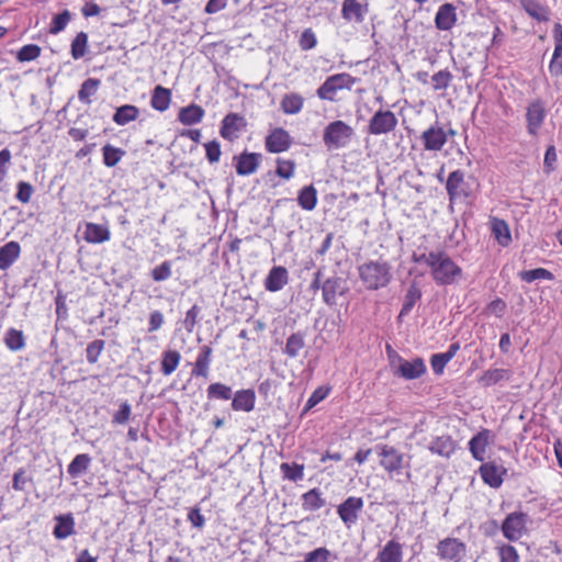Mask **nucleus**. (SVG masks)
<instances>
[{
    "instance_id": "f257e3e1",
    "label": "nucleus",
    "mask_w": 562,
    "mask_h": 562,
    "mask_svg": "<svg viewBox=\"0 0 562 562\" xmlns=\"http://www.w3.org/2000/svg\"><path fill=\"white\" fill-rule=\"evenodd\" d=\"M413 260L428 268L429 274L437 285H452L463 278L462 268L443 250L414 254Z\"/></svg>"
},
{
    "instance_id": "de8ad7c7",
    "label": "nucleus",
    "mask_w": 562,
    "mask_h": 562,
    "mask_svg": "<svg viewBox=\"0 0 562 562\" xmlns=\"http://www.w3.org/2000/svg\"><path fill=\"white\" fill-rule=\"evenodd\" d=\"M336 559L337 555L327 548L319 547L307 552L304 557V562H334Z\"/></svg>"
},
{
    "instance_id": "bb28decb",
    "label": "nucleus",
    "mask_w": 562,
    "mask_h": 562,
    "mask_svg": "<svg viewBox=\"0 0 562 562\" xmlns=\"http://www.w3.org/2000/svg\"><path fill=\"white\" fill-rule=\"evenodd\" d=\"M488 445V431L483 430L471 438L469 441V450L472 457L477 461H483L486 456Z\"/></svg>"
},
{
    "instance_id": "9b49d317",
    "label": "nucleus",
    "mask_w": 562,
    "mask_h": 562,
    "mask_svg": "<svg viewBox=\"0 0 562 562\" xmlns=\"http://www.w3.org/2000/svg\"><path fill=\"white\" fill-rule=\"evenodd\" d=\"M526 517L524 513L515 512L509 514L502 525L504 537L509 541H516L521 538L526 529Z\"/></svg>"
},
{
    "instance_id": "f03ea898",
    "label": "nucleus",
    "mask_w": 562,
    "mask_h": 562,
    "mask_svg": "<svg viewBox=\"0 0 562 562\" xmlns=\"http://www.w3.org/2000/svg\"><path fill=\"white\" fill-rule=\"evenodd\" d=\"M359 279L369 291H376L389 285L392 280V267L386 260L376 259L358 267Z\"/></svg>"
},
{
    "instance_id": "37998d69",
    "label": "nucleus",
    "mask_w": 562,
    "mask_h": 562,
    "mask_svg": "<svg viewBox=\"0 0 562 562\" xmlns=\"http://www.w3.org/2000/svg\"><path fill=\"white\" fill-rule=\"evenodd\" d=\"M100 87V80L95 78H88L85 80L78 91V99L80 102L90 104L91 97L94 95Z\"/></svg>"
},
{
    "instance_id": "4c0bfd02",
    "label": "nucleus",
    "mask_w": 562,
    "mask_h": 562,
    "mask_svg": "<svg viewBox=\"0 0 562 562\" xmlns=\"http://www.w3.org/2000/svg\"><path fill=\"white\" fill-rule=\"evenodd\" d=\"M317 191L314 186H306L299 191L297 204L305 211H313L317 205Z\"/></svg>"
},
{
    "instance_id": "c85d7f7f",
    "label": "nucleus",
    "mask_w": 562,
    "mask_h": 562,
    "mask_svg": "<svg viewBox=\"0 0 562 562\" xmlns=\"http://www.w3.org/2000/svg\"><path fill=\"white\" fill-rule=\"evenodd\" d=\"M204 113V110L200 105L190 104L180 109L178 120L183 125H194L202 121Z\"/></svg>"
},
{
    "instance_id": "ea45409f",
    "label": "nucleus",
    "mask_w": 562,
    "mask_h": 562,
    "mask_svg": "<svg viewBox=\"0 0 562 562\" xmlns=\"http://www.w3.org/2000/svg\"><path fill=\"white\" fill-rule=\"evenodd\" d=\"M91 463V458L87 453L77 454L68 464L67 472L71 477H79L85 473Z\"/></svg>"
},
{
    "instance_id": "c756f323",
    "label": "nucleus",
    "mask_w": 562,
    "mask_h": 562,
    "mask_svg": "<svg viewBox=\"0 0 562 562\" xmlns=\"http://www.w3.org/2000/svg\"><path fill=\"white\" fill-rule=\"evenodd\" d=\"M171 102V91L162 86H156L150 98V105L159 112H165Z\"/></svg>"
},
{
    "instance_id": "0e129e2a",
    "label": "nucleus",
    "mask_w": 562,
    "mask_h": 562,
    "mask_svg": "<svg viewBox=\"0 0 562 562\" xmlns=\"http://www.w3.org/2000/svg\"><path fill=\"white\" fill-rule=\"evenodd\" d=\"M501 562H518L519 555L517 550L510 544H503L498 548Z\"/></svg>"
},
{
    "instance_id": "8fccbe9b",
    "label": "nucleus",
    "mask_w": 562,
    "mask_h": 562,
    "mask_svg": "<svg viewBox=\"0 0 562 562\" xmlns=\"http://www.w3.org/2000/svg\"><path fill=\"white\" fill-rule=\"evenodd\" d=\"M88 48V35L85 32H79L71 42V56L74 59L82 58Z\"/></svg>"
},
{
    "instance_id": "473e14b6",
    "label": "nucleus",
    "mask_w": 562,
    "mask_h": 562,
    "mask_svg": "<svg viewBox=\"0 0 562 562\" xmlns=\"http://www.w3.org/2000/svg\"><path fill=\"white\" fill-rule=\"evenodd\" d=\"M512 376V372L507 369L494 368L488 369L483 372V374L479 378V382L485 386H492L501 381L509 380Z\"/></svg>"
},
{
    "instance_id": "9d476101",
    "label": "nucleus",
    "mask_w": 562,
    "mask_h": 562,
    "mask_svg": "<svg viewBox=\"0 0 562 562\" xmlns=\"http://www.w3.org/2000/svg\"><path fill=\"white\" fill-rule=\"evenodd\" d=\"M425 150L439 151L448 142V134L437 122L430 125L420 136Z\"/></svg>"
},
{
    "instance_id": "7c9ffc66",
    "label": "nucleus",
    "mask_w": 562,
    "mask_h": 562,
    "mask_svg": "<svg viewBox=\"0 0 562 562\" xmlns=\"http://www.w3.org/2000/svg\"><path fill=\"white\" fill-rule=\"evenodd\" d=\"M521 5L529 16L539 22H547L550 18L548 7L543 5L538 0H521Z\"/></svg>"
},
{
    "instance_id": "cd10ccee",
    "label": "nucleus",
    "mask_w": 562,
    "mask_h": 562,
    "mask_svg": "<svg viewBox=\"0 0 562 562\" xmlns=\"http://www.w3.org/2000/svg\"><path fill=\"white\" fill-rule=\"evenodd\" d=\"M376 560L378 562H402V544L395 540L387 541L383 549L379 552Z\"/></svg>"
},
{
    "instance_id": "0eeeda50",
    "label": "nucleus",
    "mask_w": 562,
    "mask_h": 562,
    "mask_svg": "<svg viewBox=\"0 0 562 562\" xmlns=\"http://www.w3.org/2000/svg\"><path fill=\"white\" fill-rule=\"evenodd\" d=\"M397 117L390 110H378L370 119L368 133L371 135H382L393 132L397 126Z\"/></svg>"
},
{
    "instance_id": "09e8293b",
    "label": "nucleus",
    "mask_w": 562,
    "mask_h": 562,
    "mask_svg": "<svg viewBox=\"0 0 562 562\" xmlns=\"http://www.w3.org/2000/svg\"><path fill=\"white\" fill-rule=\"evenodd\" d=\"M280 470L282 472L283 479L297 482L301 481L304 476V465L297 463H281Z\"/></svg>"
},
{
    "instance_id": "2eb2a0df",
    "label": "nucleus",
    "mask_w": 562,
    "mask_h": 562,
    "mask_svg": "<svg viewBox=\"0 0 562 562\" xmlns=\"http://www.w3.org/2000/svg\"><path fill=\"white\" fill-rule=\"evenodd\" d=\"M291 146L290 134L283 128H274L266 137V149L269 153L278 154L286 151Z\"/></svg>"
},
{
    "instance_id": "a211bd4d",
    "label": "nucleus",
    "mask_w": 562,
    "mask_h": 562,
    "mask_svg": "<svg viewBox=\"0 0 562 562\" xmlns=\"http://www.w3.org/2000/svg\"><path fill=\"white\" fill-rule=\"evenodd\" d=\"M457 23L456 7L452 3H443L435 15V25L440 31H449Z\"/></svg>"
},
{
    "instance_id": "774afa93",
    "label": "nucleus",
    "mask_w": 562,
    "mask_h": 562,
    "mask_svg": "<svg viewBox=\"0 0 562 562\" xmlns=\"http://www.w3.org/2000/svg\"><path fill=\"white\" fill-rule=\"evenodd\" d=\"M449 361L450 359H448V357L443 352L432 355L430 359L432 371L436 374H441Z\"/></svg>"
},
{
    "instance_id": "f704fd0d",
    "label": "nucleus",
    "mask_w": 562,
    "mask_h": 562,
    "mask_svg": "<svg viewBox=\"0 0 562 562\" xmlns=\"http://www.w3.org/2000/svg\"><path fill=\"white\" fill-rule=\"evenodd\" d=\"M75 532V520L71 515L56 517L53 535L57 539H66Z\"/></svg>"
},
{
    "instance_id": "5701e85b",
    "label": "nucleus",
    "mask_w": 562,
    "mask_h": 562,
    "mask_svg": "<svg viewBox=\"0 0 562 562\" xmlns=\"http://www.w3.org/2000/svg\"><path fill=\"white\" fill-rule=\"evenodd\" d=\"M256 394L252 390H239L234 394L232 408L236 412H251L255 407Z\"/></svg>"
},
{
    "instance_id": "5fc2aeb1",
    "label": "nucleus",
    "mask_w": 562,
    "mask_h": 562,
    "mask_svg": "<svg viewBox=\"0 0 562 562\" xmlns=\"http://www.w3.org/2000/svg\"><path fill=\"white\" fill-rule=\"evenodd\" d=\"M41 55V47L36 44L22 46L16 53V59L21 63L35 60Z\"/></svg>"
},
{
    "instance_id": "864d4df0",
    "label": "nucleus",
    "mask_w": 562,
    "mask_h": 562,
    "mask_svg": "<svg viewBox=\"0 0 562 562\" xmlns=\"http://www.w3.org/2000/svg\"><path fill=\"white\" fill-rule=\"evenodd\" d=\"M295 166L294 160L278 158L276 173L284 180H290L294 176Z\"/></svg>"
},
{
    "instance_id": "680f3d73",
    "label": "nucleus",
    "mask_w": 562,
    "mask_h": 562,
    "mask_svg": "<svg viewBox=\"0 0 562 562\" xmlns=\"http://www.w3.org/2000/svg\"><path fill=\"white\" fill-rule=\"evenodd\" d=\"M16 188V200L24 204L29 203L34 192L32 184L25 181H20L18 182Z\"/></svg>"
},
{
    "instance_id": "39448f33",
    "label": "nucleus",
    "mask_w": 562,
    "mask_h": 562,
    "mask_svg": "<svg viewBox=\"0 0 562 562\" xmlns=\"http://www.w3.org/2000/svg\"><path fill=\"white\" fill-rule=\"evenodd\" d=\"M357 82L358 78L347 72L331 75L319 86L316 93L322 100L335 101L338 91L344 89L351 90Z\"/></svg>"
},
{
    "instance_id": "dca6fc26",
    "label": "nucleus",
    "mask_w": 562,
    "mask_h": 562,
    "mask_svg": "<svg viewBox=\"0 0 562 562\" xmlns=\"http://www.w3.org/2000/svg\"><path fill=\"white\" fill-rule=\"evenodd\" d=\"M506 469L497 465L494 462H486L480 467V474L485 484L491 487L497 488L503 483V476L506 474Z\"/></svg>"
},
{
    "instance_id": "b1692460",
    "label": "nucleus",
    "mask_w": 562,
    "mask_h": 562,
    "mask_svg": "<svg viewBox=\"0 0 562 562\" xmlns=\"http://www.w3.org/2000/svg\"><path fill=\"white\" fill-rule=\"evenodd\" d=\"M243 123V117L236 113L227 114L221 125L220 134L223 138L233 140L238 136Z\"/></svg>"
},
{
    "instance_id": "3c124183",
    "label": "nucleus",
    "mask_w": 562,
    "mask_h": 562,
    "mask_svg": "<svg viewBox=\"0 0 562 562\" xmlns=\"http://www.w3.org/2000/svg\"><path fill=\"white\" fill-rule=\"evenodd\" d=\"M206 393L210 400L227 401L232 397L233 391L231 386L216 382L209 385Z\"/></svg>"
},
{
    "instance_id": "f8f14e48",
    "label": "nucleus",
    "mask_w": 562,
    "mask_h": 562,
    "mask_svg": "<svg viewBox=\"0 0 562 562\" xmlns=\"http://www.w3.org/2000/svg\"><path fill=\"white\" fill-rule=\"evenodd\" d=\"M348 291L346 281L340 277L327 278L322 284V295L325 304L333 306L337 303V296Z\"/></svg>"
},
{
    "instance_id": "4be33fe9",
    "label": "nucleus",
    "mask_w": 562,
    "mask_h": 562,
    "mask_svg": "<svg viewBox=\"0 0 562 562\" xmlns=\"http://www.w3.org/2000/svg\"><path fill=\"white\" fill-rule=\"evenodd\" d=\"M83 238L89 244H102L110 240L111 233L106 225L87 223L85 225Z\"/></svg>"
},
{
    "instance_id": "ddd939ff",
    "label": "nucleus",
    "mask_w": 562,
    "mask_h": 562,
    "mask_svg": "<svg viewBox=\"0 0 562 562\" xmlns=\"http://www.w3.org/2000/svg\"><path fill=\"white\" fill-rule=\"evenodd\" d=\"M363 504L361 497L349 496L338 506L337 514L347 527H351L356 524Z\"/></svg>"
},
{
    "instance_id": "052dcab7",
    "label": "nucleus",
    "mask_w": 562,
    "mask_h": 562,
    "mask_svg": "<svg viewBox=\"0 0 562 562\" xmlns=\"http://www.w3.org/2000/svg\"><path fill=\"white\" fill-rule=\"evenodd\" d=\"M330 389L325 386H318L308 397L305 409H311L325 400L329 394Z\"/></svg>"
},
{
    "instance_id": "13d9d810",
    "label": "nucleus",
    "mask_w": 562,
    "mask_h": 562,
    "mask_svg": "<svg viewBox=\"0 0 562 562\" xmlns=\"http://www.w3.org/2000/svg\"><path fill=\"white\" fill-rule=\"evenodd\" d=\"M104 340L95 339L87 346L86 356L89 363H95L104 349Z\"/></svg>"
},
{
    "instance_id": "58836bf2",
    "label": "nucleus",
    "mask_w": 562,
    "mask_h": 562,
    "mask_svg": "<svg viewBox=\"0 0 562 562\" xmlns=\"http://www.w3.org/2000/svg\"><path fill=\"white\" fill-rule=\"evenodd\" d=\"M325 506V499L318 488H312L302 495V507L305 510L314 512Z\"/></svg>"
},
{
    "instance_id": "69168bd1",
    "label": "nucleus",
    "mask_w": 562,
    "mask_h": 562,
    "mask_svg": "<svg viewBox=\"0 0 562 562\" xmlns=\"http://www.w3.org/2000/svg\"><path fill=\"white\" fill-rule=\"evenodd\" d=\"M299 44L303 50H310L314 48L317 44L315 33L311 29L304 30L303 33L301 34Z\"/></svg>"
},
{
    "instance_id": "aec40b11",
    "label": "nucleus",
    "mask_w": 562,
    "mask_h": 562,
    "mask_svg": "<svg viewBox=\"0 0 562 562\" xmlns=\"http://www.w3.org/2000/svg\"><path fill=\"white\" fill-rule=\"evenodd\" d=\"M261 155L257 153H244L236 160V172L238 176H249L256 172L259 167Z\"/></svg>"
},
{
    "instance_id": "338daca9",
    "label": "nucleus",
    "mask_w": 562,
    "mask_h": 562,
    "mask_svg": "<svg viewBox=\"0 0 562 562\" xmlns=\"http://www.w3.org/2000/svg\"><path fill=\"white\" fill-rule=\"evenodd\" d=\"M206 158L211 164L217 162L221 157V145L217 140L209 142L204 145Z\"/></svg>"
},
{
    "instance_id": "1a4fd4ad",
    "label": "nucleus",
    "mask_w": 562,
    "mask_h": 562,
    "mask_svg": "<svg viewBox=\"0 0 562 562\" xmlns=\"http://www.w3.org/2000/svg\"><path fill=\"white\" fill-rule=\"evenodd\" d=\"M437 555L441 560L461 562L467 555V546L457 538H445L437 544Z\"/></svg>"
},
{
    "instance_id": "a19ab883",
    "label": "nucleus",
    "mask_w": 562,
    "mask_h": 562,
    "mask_svg": "<svg viewBox=\"0 0 562 562\" xmlns=\"http://www.w3.org/2000/svg\"><path fill=\"white\" fill-rule=\"evenodd\" d=\"M420 297L422 292L416 284H412L406 291L398 317L402 318L408 315Z\"/></svg>"
},
{
    "instance_id": "72a5a7b5",
    "label": "nucleus",
    "mask_w": 562,
    "mask_h": 562,
    "mask_svg": "<svg viewBox=\"0 0 562 562\" xmlns=\"http://www.w3.org/2000/svg\"><path fill=\"white\" fill-rule=\"evenodd\" d=\"M491 229L492 234L497 240V243L506 247L512 241L510 231L508 224L501 218H493L491 221Z\"/></svg>"
},
{
    "instance_id": "e433bc0d",
    "label": "nucleus",
    "mask_w": 562,
    "mask_h": 562,
    "mask_svg": "<svg viewBox=\"0 0 562 562\" xmlns=\"http://www.w3.org/2000/svg\"><path fill=\"white\" fill-rule=\"evenodd\" d=\"M181 360L179 351L173 349H167L161 353V373L166 376L170 375L176 371Z\"/></svg>"
},
{
    "instance_id": "20e7f679",
    "label": "nucleus",
    "mask_w": 562,
    "mask_h": 562,
    "mask_svg": "<svg viewBox=\"0 0 562 562\" xmlns=\"http://www.w3.org/2000/svg\"><path fill=\"white\" fill-rule=\"evenodd\" d=\"M355 135L353 128L344 121L329 123L323 133V142L328 149H340L348 146Z\"/></svg>"
},
{
    "instance_id": "6ab92c4d",
    "label": "nucleus",
    "mask_w": 562,
    "mask_h": 562,
    "mask_svg": "<svg viewBox=\"0 0 562 562\" xmlns=\"http://www.w3.org/2000/svg\"><path fill=\"white\" fill-rule=\"evenodd\" d=\"M428 449L431 453L448 459L456 451L457 442L452 439L451 436H437L430 441Z\"/></svg>"
},
{
    "instance_id": "c9c22d12",
    "label": "nucleus",
    "mask_w": 562,
    "mask_h": 562,
    "mask_svg": "<svg viewBox=\"0 0 562 562\" xmlns=\"http://www.w3.org/2000/svg\"><path fill=\"white\" fill-rule=\"evenodd\" d=\"M139 115L137 106L132 104H124L116 109L113 115V122L120 126L126 125L135 121Z\"/></svg>"
},
{
    "instance_id": "6e6d98bb",
    "label": "nucleus",
    "mask_w": 562,
    "mask_h": 562,
    "mask_svg": "<svg viewBox=\"0 0 562 562\" xmlns=\"http://www.w3.org/2000/svg\"><path fill=\"white\" fill-rule=\"evenodd\" d=\"M452 74L448 69L439 70L431 76L434 90H446L452 81Z\"/></svg>"
},
{
    "instance_id": "79ce46f5",
    "label": "nucleus",
    "mask_w": 562,
    "mask_h": 562,
    "mask_svg": "<svg viewBox=\"0 0 562 562\" xmlns=\"http://www.w3.org/2000/svg\"><path fill=\"white\" fill-rule=\"evenodd\" d=\"M304 346V335L302 333H293L288 337L283 351L288 357L296 358Z\"/></svg>"
},
{
    "instance_id": "6e6552de",
    "label": "nucleus",
    "mask_w": 562,
    "mask_h": 562,
    "mask_svg": "<svg viewBox=\"0 0 562 562\" xmlns=\"http://www.w3.org/2000/svg\"><path fill=\"white\" fill-rule=\"evenodd\" d=\"M546 117L547 110L544 102L540 99L531 101L526 109L527 133L532 137L538 136Z\"/></svg>"
},
{
    "instance_id": "f3484780",
    "label": "nucleus",
    "mask_w": 562,
    "mask_h": 562,
    "mask_svg": "<svg viewBox=\"0 0 562 562\" xmlns=\"http://www.w3.org/2000/svg\"><path fill=\"white\" fill-rule=\"evenodd\" d=\"M368 13V5L359 0H344L341 15L345 20L355 23H362Z\"/></svg>"
},
{
    "instance_id": "c03bdc74",
    "label": "nucleus",
    "mask_w": 562,
    "mask_h": 562,
    "mask_svg": "<svg viewBox=\"0 0 562 562\" xmlns=\"http://www.w3.org/2000/svg\"><path fill=\"white\" fill-rule=\"evenodd\" d=\"M4 344L11 351H19L24 348L25 339L21 330L9 328L4 335Z\"/></svg>"
},
{
    "instance_id": "e2e57ef3",
    "label": "nucleus",
    "mask_w": 562,
    "mask_h": 562,
    "mask_svg": "<svg viewBox=\"0 0 562 562\" xmlns=\"http://www.w3.org/2000/svg\"><path fill=\"white\" fill-rule=\"evenodd\" d=\"M506 303L502 299L497 297L493 300L484 310L486 315H494L496 317H503L506 312Z\"/></svg>"
},
{
    "instance_id": "4468645a",
    "label": "nucleus",
    "mask_w": 562,
    "mask_h": 562,
    "mask_svg": "<svg viewBox=\"0 0 562 562\" xmlns=\"http://www.w3.org/2000/svg\"><path fill=\"white\" fill-rule=\"evenodd\" d=\"M396 359L398 366L396 367L395 374L406 380L418 379L426 372V366L422 358L408 361L396 355Z\"/></svg>"
},
{
    "instance_id": "7ed1b4c3",
    "label": "nucleus",
    "mask_w": 562,
    "mask_h": 562,
    "mask_svg": "<svg viewBox=\"0 0 562 562\" xmlns=\"http://www.w3.org/2000/svg\"><path fill=\"white\" fill-rule=\"evenodd\" d=\"M375 452L381 468L389 474H400L404 468H409L411 457L397 448L386 443L375 446Z\"/></svg>"
},
{
    "instance_id": "a18cd8bd",
    "label": "nucleus",
    "mask_w": 562,
    "mask_h": 562,
    "mask_svg": "<svg viewBox=\"0 0 562 562\" xmlns=\"http://www.w3.org/2000/svg\"><path fill=\"white\" fill-rule=\"evenodd\" d=\"M125 150L119 147H114L111 144H106L102 147L103 164L106 167L116 166L120 160L124 157Z\"/></svg>"
},
{
    "instance_id": "a878e982",
    "label": "nucleus",
    "mask_w": 562,
    "mask_h": 562,
    "mask_svg": "<svg viewBox=\"0 0 562 562\" xmlns=\"http://www.w3.org/2000/svg\"><path fill=\"white\" fill-rule=\"evenodd\" d=\"M212 348L204 345L200 348L192 374L195 376L207 378L211 364Z\"/></svg>"
},
{
    "instance_id": "bf43d9fd",
    "label": "nucleus",
    "mask_w": 562,
    "mask_h": 562,
    "mask_svg": "<svg viewBox=\"0 0 562 562\" xmlns=\"http://www.w3.org/2000/svg\"><path fill=\"white\" fill-rule=\"evenodd\" d=\"M171 262L164 261L151 270V278L156 282L168 280L171 277Z\"/></svg>"
},
{
    "instance_id": "393cba45",
    "label": "nucleus",
    "mask_w": 562,
    "mask_h": 562,
    "mask_svg": "<svg viewBox=\"0 0 562 562\" xmlns=\"http://www.w3.org/2000/svg\"><path fill=\"white\" fill-rule=\"evenodd\" d=\"M21 247L18 241H9L0 247V270L9 269L20 257Z\"/></svg>"
},
{
    "instance_id": "423d86ee",
    "label": "nucleus",
    "mask_w": 562,
    "mask_h": 562,
    "mask_svg": "<svg viewBox=\"0 0 562 562\" xmlns=\"http://www.w3.org/2000/svg\"><path fill=\"white\" fill-rule=\"evenodd\" d=\"M446 190L449 195V206L451 209L454 203L468 199L472 193L470 184L464 179V172L460 169L449 173Z\"/></svg>"
},
{
    "instance_id": "412c9836",
    "label": "nucleus",
    "mask_w": 562,
    "mask_h": 562,
    "mask_svg": "<svg viewBox=\"0 0 562 562\" xmlns=\"http://www.w3.org/2000/svg\"><path fill=\"white\" fill-rule=\"evenodd\" d=\"M288 281V270L284 267L277 266L269 271L265 280V288L269 292H278L283 289Z\"/></svg>"
},
{
    "instance_id": "2f4dec72",
    "label": "nucleus",
    "mask_w": 562,
    "mask_h": 562,
    "mask_svg": "<svg viewBox=\"0 0 562 562\" xmlns=\"http://www.w3.org/2000/svg\"><path fill=\"white\" fill-rule=\"evenodd\" d=\"M304 105V98L296 93L291 92L283 95L280 108L284 114L294 115L302 111Z\"/></svg>"
},
{
    "instance_id": "603ef678",
    "label": "nucleus",
    "mask_w": 562,
    "mask_h": 562,
    "mask_svg": "<svg viewBox=\"0 0 562 562\" xmlns=\"http://www.w3.org/2000/svg\"><path fill=\"white\" fill-rule=\"evenodd\" d=\"M71 20V14L68 10H64L59 14H56L49 24V33L58 34L63 32Z\"/></svg>"
},
{
    "instance_id": "49530a36",
    "label": "nucleus",
    "mask_w": 562,
    "mask_h": 562,
    "mask_svg": "<svg viewBox=\"0 0 562 562\" xmlns=\"http://www.w3.org/2000/svg\"><path fill=\"white\" fill-rule=\"evenodd\" d=\"M519 277L527 283H532L536 280H549L552 281L554 276L551 271L544 268H537L532 270H524L519 272Z\"/></svg>"
},
{
    "instance_id": "4d7b16f0",
    "label": "nucleus",
    "mask_w": 562,
    "mask_h": 562,
    "mask_svg": "<svg viewBox=\"0 0 562 562\" xmlns=\"http://www.w3.org/2000/svg\"><path fill=\"white\" fill-rule=\"evenodd\" d=\"M549 71L552 76L559 77L562 75V45H555L552 58L549 64Z\"/></svg>"
}]
</instances>
